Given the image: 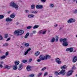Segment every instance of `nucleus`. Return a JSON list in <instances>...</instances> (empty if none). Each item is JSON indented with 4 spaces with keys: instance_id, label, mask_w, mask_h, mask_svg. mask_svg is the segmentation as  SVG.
<instances>
[{
    "instance_id": "obj_38",
    "label": "nucleus",
    "mask_w": 77,
    "mask_h": 77,
    "mask_svg": "<svg viewBox=\"0 0 77 77\" xmlns=\"http://www.w3.org/2000/svg\"><path fill=\"white\" fill-rule=\"evenodd\" d=\"M55 74H56V75H60V74H59V73H58V72H55Z\"/></svg>"
},
{
    "instance_id": "obj_40",
    "label": "nucleus",
    "mask_w": 77,
    "mask_h": 77,
    "mask_svg": "<svg viewBox=\"0 0 77 77\" xmlns=\"http://www.w3.org/2000/svg\"><path fill=\"white\" fill-rule=\"evenodd\" d=\"M50 6L51 8H53L54 7V4H52L50 5Z\"/></svg>"
},
{
    "instance_id": "obj_15",
    "label": "nucleus",
    "mask_w": 77,
    "mask_h": 77,
    "mask_svg": "<svg viewBox=\"0 0 77 77\" xmlns=\"http://www.w3.org/2000/svg\"><path fill=\"white\" fill-rule=\"evenodd\" d=\"M19 35H21L23 34L24 32L23 30H19Z\"/></svg>"
},
{
    "instance_id": "obj_17",
    "label": "nucleus",
    "mask_w": 77,
    "mask_h": 77,
    "mask_svg": "<svg viewBox=\"0 0 77 77\" xmlns=\"http://www.w3.org/2000/svg\"><path fill=\"white\" fill-rule=\"evenodd\" d=\"M14 63H15L16 66H17V65H18L20 64V61L18 60L16 61H14Z\"/></svg>"
},
{
    "instance_id": "obj_54",
    "label": "nucleus",
    "mask_w": 77,
    "mask_h": 77,
    "mask_svg": "<svg viewBox=\"0 0 77 77\" xmlns=\"http://www.w3.org/2000/svg\"><path fill=\"white\" fill-rule=\"evenodd\" d=\"M72 69H76V67L75 66H73L72 67Z\"/></svg>"
},
{
    "instance_id": "obj_62",
    "label": "nucleus",
    "mask_w": 77,
    "mask_h": 77,
    "mask_svg": "<svg viewBox=\"0 0 77 77\" xmlns=\"http://www.w3.org/2000/svg\"><path fill=\"white\" fill-rule=\"evenodd\" d=\"M11 12V11H9L8 12V14H10Z\"/></svg>"
},
{
    "instance_id": "obj_3",
    "label": "nucleus",
    "mask_w": 77,
    "mask_h": 77,
    "mask_svg": "<svg viewBox=\"0 0 77 77\" xmlns=\"http://www.w3.org/2000/svg\"><path fill=\"white\" fill-rule=\"evenodd\" d=\"M75 21V19L72 18L67 20V23L69 24H70L71 23H74Z\"/></svg>"
},
{
    "instance_id": "obj_46",
    "label": "nucleus",
    "mask_w": 77,
    "mask_h": 77,
    "mask_svg": "<svg viewBox=\"0 0 77 77\" xmlns=\"http://www.w3.org/2000/svg\"><path fill=\"white\" fill-rule=\"evenodd\" d=\"M48 74V72H45L44 74V76H45L47 75Z\"/></svg>"
},
{
    "instance_id": "obj_34",
    "label": "nucleus",
    "mask_w": 77,
    "mask_h": 77,
    "mask_svg": "<svg viewBox=\"0 0 77 77\" xmlns=\"http://www.w3.org/2000/svg\"><path fill=\"white\" fill-rule=\"evenodd\" d=\"M27 62V60H23L22 61V63H26V62Z\"/></svg>"
},
{
    "instance_id": "obj_33",
    "label": "nucleus",
    "mask_w": 77,
    "mask_h": 77,
    "mask_svg": "<svg viewBox=\"0 0 77 77\" xmlns=\"http://www.w3.org/2000/svg\"><path fill=\"white\" fill-rule=\"evenodd\" d=\"M8 45H9V44H8V43H6L4 44L3 45V46L4 47H6V46H8Z\"/></svg>"
},
{
    "instance_id": "obj_47",
    "label": "nucleus",
    "mask_w": 77,
    "mask_h": 77,
    "mask_svg": "<svg viewBox=\"0 0 77 77\" xmlns=\"http://www.w3.org/2000/svg\"><path fill=\"white\" fill-rule=\"evenodd\" d=\"M8 54H9V52H6L5 55L6 56H8Z\"/></svg>"
},
{
    "instance_id": "obj_1",
    "label": "nucleus",
    "mask_w": 77,
    "mask_h": 77,
    "mask_svg": "<svg viewBox=\"0 0 77 77\" xmlns=\"http://www.w3.org/2000/svg\"><path fill=\"white\" fill-rule=\"evenodd\" d=\"M68 39L66 38H60V41L61 42H63L62 45L63 46H65V47H67L68 45Z\"/></svg>"
},
{
    "instance_id": "obj_57",
    "label": "nucleus",
    "mask_w": 77,
    "mask_h": 77,
    "mask_svg": "<svg viewBox=\"0 0 77 77\" xmlns=\"http://www.w3.org/2000/svg\"><path fill=\"white\" fill-rule=\"evenodd\" d=\"M0 68H3V65H0Z\"/></svg>"
},
{
    "instance_id": "obj_43",
    "label": "nucleus",
    "mask_w": 77,
    "mask_h": 77,
    "mask_svg": "<svg viewBox=\"0 0 77 77\" xmlns=\"http://www.w3.org/2000/svg\"><path fill=\"white\" fill-rule=\"evenodd\" d=\"M42 73H39L38 75V77H39V76H41V75H42Z\"/></svg>"
},
{
    "instance_id": "obj_51",
    "label": "nucleus",
    "mask_w": 77,
    "mask_h": 77,
    "mask_svg": "<svg viewBox=\"0 0 77 77\" xmlns=\"http://www.w3.org/2000/svg\"><path fill=\"white\" fill-rule=\"evenodd\" d=\"M41 2H42L43 3H44L46 2V0H41Z\"/></svg>"
},
{
    "instance_id": "obj_52",
    "label": "nucleus",
    "mask_w": 77,
    "mask_h": 77,
    "mask_svg": "<svg viewBox=\"0 0 77 77\" xmlns=\"http://www.w3.org/2000/svg\"><path fill=\"white\" fill-rule=\"evenodd\" d=\"M10 39H11V38H8L7 40H6V42H7V41H9L10 40Z\"/></svg>"
},
{
    "instance_id": "obj_24",
    "label": "nucleus",
    "mask_w": 77,
    "mask_h": 77,
    "mask_svg": "<svg viewBox=\"0 0 77 77\" xmlns=\"http://www.w3.org/2000/svg\"><path fill=\"white\" fill-rule=\"evenodd\" d=\"M38 13V11H31V14H36Z\"/></svg>"
},
{
    "instance_id": "obj_59",
    "label": "nucleus",
    "mask_w": 77,
    "mask_h": 77,
    "mask_svg": "<svg viewBox=\"0 0 77 77\" xmlns=\"http://www.w3.org/2000/svg\"><path fill=\"white\" fill-rule=\"evenodd\" d=\"M58 26V25L57 24H55L54 25V27H56Z\"/></svg>"
},
{
    "instance_id": "obj_63",
    "label": "nucleus",
    "mask_w": 77,
    "mask_h": 77,
    "mask_svg": "<svg viewBox=\"0 0 77 77\" xmlns=\"http://www.w3.org/2000/svg\"><path fill=\"white\" fill-rule=\"evenodd\" d=\"M30 36H32V35H33V33H31L30 34Z\"/></svg>"
},
{
    "instance_id": "obj_23",
    "label": "nucleus",
    "mask_w": 77,
    "mask_h": 77,
    "mask_svg": "<svg viewBox=\"0 0 77 77\" xmlns=\"http://www.w3.org/2000/svg\"><path fill=\"white\" fill-rule=\"evenodd\" d=\"M5 68L7 69H10V68H11V66L6 65L5 66Z\"/></svg>"
},
{
    "instance_id": "obj_13",
    "label": "nucleus",
    "mask_w": 77,
    "mask_h": 77,
    "mask_svg": "<svg viewBox=\"0 0 77 77\" xmlns=\"http://www.w3.org/2000/svg\"><path fill=\"white\" fill-rule=\"evenodd\" d=\"M77 60V56H75L73 58L72 62L74 63H75V62H76Z\"/></svg>"
},
{
    "instance_id": "obj_10",
    "label": "nucleus",
    "mask_w": 77,
    "mask_h": 77,
    "mask_svg": "<svg viewBox=\"0 0 77 77\" xmlns=\"http://www.w3.org/2000/svg\"><path fill=\"white\" fill-rule=\"evenodd\" d=\"M24 65L23 64L21 63L19 65V70L20 71L22 69V68H23V66Z\"/></svg>"
},
{
    "instance_id": "obj_45",
    "label": "nucleus",
    "mask_w": 77,
    "mask_h": 77,
    "mask_svg": "<svg viewBox=\"0 0 77 77\" xmlns=\"http://www.w3.org/2000/svg\"><path fill=\"white\" fill-rule=\"evenodd\" d=\"M47 68L46 67H44L43 68H42V71H44L45 70V69H46Z\"/></svg>"
},
{
    "instance_id": "obj_35",
    "label": "nucleus",
    "mask_w": 77,
    "mask_h": 77,
    "mask_svg": "<svg viewBox=\"0 0 77 77\" xmlns=\"http://www.w3.org/2000/svg\"><path fill=\"white\" fill-rule=\"evenodd\" d=\"M28 77H34V74H31L29 75Z\"/></svg>"
},
{
    "instance_id": "obj_60",
    "label": "nucleus",
    "mask_w": 77,
    "mask_h": 77,
    "mask_svg": "<svg viewBox=\"0 0 77 77\" xmlns=\"http://www.w3.org/2000/svg\"><path fill=\"white\" fill-rule=\"evenodd\" d=\"M6 25H7V26H8V25H9V23L7 22L6 23Z\"/></svg>"
},
{
    "instance_id": "obj_56",
    "label": "nucleus",
    "mask_w": 77,
    "mask_h": 77,
    "mask_svg": "<svg viewBox=\"0 0 77 77\" xmlns=\"http://www.w3.org/2000/svg\"><path fill=\"white\" fill-rule=\"evenodd\" d=\"M74 14H77V9L74 11Z\"/></svg>"
},
{
    "instance_id": "obj_31",
    "label": "nucleus",
    "mask_w": 77,
    "mask_h": 77,
    "mask_svg": "<svg viewBox=\"0 0 77 77\" xmlns=\"http://www.w3.org/2000/svg\"><path fill=\"white\" fill-rule=\"evenodd\" d=\"M56 42H57L59 40V36H56L55 37Z\"/></svg>"
},
{
    "instance_id": "obj_41",
    "label": "nucleus",
    "mask_w": 77,
    "mask_h": 77,
    "mask_svg": "<svg viewBox=\"0 0 77 77\" xmlns=\"http://www.w3.org/2000/svg\"><path fill=\"white\" fill-rule=\"evenodd\" d=\"M44 30H42L39 31V33H42H42H43V31Z\"/></svg>"
},
{
    "instance_id": "obj_50",
    "label": "nucleus",
    "mask_w": 77,
    "mask_h": 77,
    "mask_svg": "<svg viewBox=\"0 0 77 77\" xmlns=\"http://www.w3.org/2000/svg\"><path fill=\"white\" fill-rule=\"evenodd\" d=\"M37 62H39L41 61V60L38 59L37 60Z\"/></svg>"
},
{
    "instance_id": "obj_19",
    "label": "nucleus",
    "mask_w": 77,
    "mask_h": 77,
    "mask_svg": "<svg viewBox=\"0 0 77 77\" xmlns=\"http://www.w3.org/2000/svg\"><path fill=\"white\" fill-rule=\"evenodd\" d=\"M35 15L33 14H29L28 15V17L30 18H33Z\"/></svg>"
},
{
    "instance_id": "obj_12",
    "label": "nucleus",
    "mask_w": 77,
    "mask_h": 77,
    "mask_svg": "<svg viewBox=\"0 0 77 77\" xmlns=\"http://www.w3.org/2000/svg\"><path fill=\"white\" fill-rule=\"evenodd\" d=\"M26 69L27 71H31V69H32V68L31 67V66H28L26 67Z\"/></svg>"
},
{
    "instance_id": "obj_25",
    "label": "nucleus",
    "mask_w": 77,
    "mask_h": 77,
    "mask_svg": "<svg viewBox=\"0 0 77 77\" xmlns=\"http://www.w3.org/2000/svg\"><path fill=\"white\" fill-rule=\"evenodd\" d=\"M24 45L25 47H29L30 45H29V44L28 43H26L24 44Z\"/></svg>"
},
{
    "instance_id": "obj_7",
    "label": "nucleus",
    "mask_w": 77,
    "mask_h": 77,
    "mask_svg": "<svg viewBox=\"0 0 77 77\" xmlns=\"http://www.w3.org/2000/svg\"><path fill=\"white\" fill-rule=\"evenodd\" d=\"M51 59V55L47 54L45 55V60H47Z\"/></svg>"
},
{
    "instance_id": "obj_61",
    "label": "nucleus",
    "mask_w": 77,
    "mask_h": 77,
    "mask_svg": "<svg viewBox=\"0 0 77 77\" xmlns=\"http://www.w3.org/2000/svg\"><path fill=\"white\" fill-rule=\"evenodd\" d=\"M62 27H60V28L59 30H62Z\"/></svg>"
},
{
    "instance_id": "obj_55",
    "label": "nucleus",
    "mask_w": 77,
    "mask_h": 77,
    "mask_svg": "<svg viewBox=\"0 0 77 77\" xmlns=\"http://www.w3.org/2000/svg\"><path fill=\"white\" fill-rule=\"evenodd\" d=\"M45 33H46V31H43L42 34L43 35H44V34H45Z\"/></svg>"
},
{
    "instance_id": "obj_2",
    "label": "nucleus",
    "mask_w": 77,
    "mask_h": 77,
    "mask_svg": "<svg viewBox=\"0 0 77 77\" xmlns=\"http://www.w3.org/2000/svg\"><path fill=\"white\" fill-rule=\"evenodd\" d=\"M9 6H10V7H12V8H14L16 10H18L19 5L17 4H16L14 2H11L9 4Z\"/></svg>"
},
{
    "instance_id": "obj_6",
    "label": "nucleus",
    "mask_w": 77,
    "mask_h": 77,
    "mask_svg": "<svg viewBox=\"0 0 77 77\" xmlns=\"http://www.w3.org/2000/svg\"><path fill=\"white\" fill-rule=\"evenodd\" d=\"M39 58L41 60H45V56L44 55H40L39 57Z\"/></svg>"
},
{
    "instance_id": "obj_36",
    "label": "nucleus",
    "mask_w": 77,
    "mask_h": 77,
    "mask_svg": "<svg viewBox=\"0 0 77 77\" xmlns=\"http://www.w3.org/2000/svg\"><path fill=\"white\" fill-rule=\"evenodd\" d=\"M4 18V16L3 15H0V19H3Z\"/></svg>"
},
{
    "instance_id": "obj_14",
    "label": "nucleus",
    "mask_w": 77,
    "mask_h": 77,
    "mask_svg": "<svg viewBox=\"0 0 77 77\" xmlns=\"http://www.w3.org/2000/svg\"><path fill=\"white\" fill-rule=\"evenodd\" d=\"M14 35H17V36L20 35V34H19V30H17L15 31L14 32Z\"/></svg>"
},
{
    "instance_id": "obj_11",
    "label": "nucleus",
    "mask_w": 77,
    "mask_h": 77,
    "mask_svg": "<svg viewBox=\"0 0 77 77\" xmlns=\"http://www.w3.org/2000/svg\"><path fill=\"white\" fill-rule=\"evenodd\" d=\"M55 60L57 62V63L58 64H60L61 63H62V62L61 61H60V59L59 58H56L55 59Z\"/></svg>"
},
{
    "instance_id": "obj_21",
    "label": "nucleus",
    "mask_w": 77,
    "mask_h": 77,
    "mask_svg": "<svg viewBox=\"0 0 77 77\" xmlns=\"http://www.w3.org/2000/svg\"><path fill=\"white\" fill-rule=\"evenodd\" d=\"M10 18H15V16L14 14H12L10 16Z\"/></svg>"
},
{
    "instance_id": "obj_30",
    "label": "nucleus",
    "mask_w": 77,
    "mask_h": 77,
    "mask_svg": "<svg viewBox=\"0 0 77 77\" xmlns=\"http://www.w3.org/2000/svg\"><path fill=\"white\" fill-rule=\"evenodd\" d=\"M31 9H35V5H34V4H32L31 7Z\"/></svg>"
},
{
    "instance_id": "obj_29",
    "label": "nucleus",
    "mask_w": 77,
    "mask_h": 77,
    "mask_svg": "<svg viewBox=\"0 0 77 77\" xmlns=\"http://www.w3.org/2000/svg\"><path fill=\"white\" fill-rule=\"evenodd\" d=\"M5 58H6V56L5 55H3L2 57H0V59H5Z\"/></svg>"
},
{
    "instance_id": "obj_48",
    "label": "nucleus",
    "mask_w": 77,
    "mask_h": 77,
    "mask_svg": "<svg viewBox=\"0 0 77 77\" xmlns=\"http://www.w3.org/2000/svg\"><path fill=\"white\" fill-rule=\"evenodd\" d=\"M25 13H28L29 12V11L27 10H25Z\"/></svg>"
},
{
    "instance_id": "obj_53",
    "label": "nucleus",
    "mask_w": 77,
    "mask_h": 77,
    "mask_svg": "<svg viewBox=\"0 0 77 77\" xmlns=\"http://www.w3.org/2000/svg\"><path fill=\"white\" fill-rule=\"evenodd\" d=\"M32 61V59L30 58L29 60V62H31Z\"/></svg>"
},
{
    "instance_id": "obj_32",
    "label": "nucleus",
    "mask_w": 77,
    "mask_h": 77,
    "mask_svg": "<svg viewBox=\"0 0 77 77\" xmlns=\"http://www.w3.org/2000/svg\"><path fill=\"white\" fill-rule=\"evenodd\" d=\"M28 53H29V52H28L27 51H26L23 53V54L25 55V56H26V55Z\"/></svg>"
},
{
    "instance_id": "obj_8",
    "label": "nucleus",
    "mask_w": 77,
    "mask_h": 77,
    "mask_svg": "<svg viewBox=\"0 0 77 77\" xmlns=\"http://www.w3.org/2000/svg\"><path fill=\"white\" fill-rule=\"evenodd\" d=\"M43 7V5H38L36 6L37 9H42Z\"/></svg>"
},
{
    "instance_id": "obj_26",
    "label": "nucleus",
    "mask_w": 77,
    "mask_h": 77,
    "mask_svg": "<svg viewBox=\"0 0 77 77\" xmlns=\"http://www.w3.org/2000/svg\"><path fill=\"white\" fill-rule=\"evenodd\" d=\"M55 41V38H53L51 40L50 42H52V43H53V42H54Z\"/></svg>"
},
{
    "instance_id": "obj_9",
    "label": "nucleus",
    "mask_w": 77,
    "mask_h": 77,
    "mask_svg": "<svg viewBox=\"0 0 77 77\" xmlns=\"http://www.w3.org/2000/svg\"><path fill=\"white\" fill-rule=\"evenodd\" d=\"M65 70H62L61 71L59 72V74L60 75V74H62V75H64L65 74Z\"/></svg>"
},
{
    "instance_id": "obj_22",
    "label": "nucleus",
    "mask_w": 77,
    "mask_h": 77,
    "mask_svg": "<svg viewBox=\"0 0 77 77\" xmlns=\"http://www.w3.org/2000/svg\"><path fill=\"white\" fill-rule=\"evenodd\" d=\"M29 32H27L26 35L25 36V38H27L29 36Z\"/></svg>"
},
{
    "instance_id": "obj_16",
    "label": "nucleus",
    "mask_w": 77,
    "mask_h": 77,
    "mask_svg": "<svg viewBox=\"0 0 77 77\" xmlns=\"http://www.w3.org/2000/svg\"><path fill=\"white\" fill-rule=\"evenodd\" d=\"M12 19H11L9 17H8L6 19V20H5L6 21H7V22H11V21H12Z\"/></svg>"
},
{
    "instance_id": "obj_42",
    "label": "nucleus",
    "mask_w": 77,
    "mask_h": 77,
    "mask_svg": "<svg viewBox=\"0 0 77 77\" xmlns=\"http://www.w3.org/2000/svg\"><path fill=\"white\" fill-rule=\"evenodd\" d=\"M8 37V34H6L5 35V38H7Z\"/></svg>"
},
{
    "instance_id": "obj_27",
    "label": "nucleus",
    "mask_w": 77,
    "mask_h": 77,
    "mask_svg": "<svg viewBox=\"0 0 77 77\" xmlns=\"http://www.w3.org/2000/svg\"><path fill=\"white\" fill-rule=\"evenodd\" d=\"M39 27V25H36L33 27V29H36V28H38Z\"/></svg>"
},
{
    "instance_id": "obj_37",
    "label": "nucleus",
    "mask_w": 77,
    "mask_h": 77,
    "mask_svg": "<svg viewBox=\"0 0 77 77\" xmlns=\"http://www.w3.org/2000/svg\"><path fill=\"white\" fill-rule=\"evenodd\" d=\"M32 27V26H29L27 27V29H31Z\"/></svg>"
},
{
    "instance_id": "obj_18",
    "label": "nucleus",
    "mask_w": 77,
    "mask_h": 77,
    "mask_svg": "<svg viewBox=\"0 0 77 77\" xmlns=\"http://www.w3.org/2000/svg\"><path fill=\"white\" fill-rule=\"evenodd\" d=\"M66 68H67V66H66L65 65L62 66L61 68V69L62 70L63 69H66Z\"/></svg>"
},
{
    "instance_id": "obj_4",
    "label": "nucleus",
    "mask_w": 77,
    "mask_h": 77,
    "mask_svg": "<svg viewBox=\"0 0 77 77\" xmlns=\"http://www.w3.org/2000/svg\"><path fill=\"white\" fill-rule=\"evenodd\" d=\"M74 51V49H73V48L70 47L67 48L66 49V51H69L70 52H72Z\"/></svg>"
},
{
    "instance_id": "obj_44",
    "label": "nucleus",
    "mask_w": 77,
    "mask_h": 77,
    "mask_svg": "<svg viewBox=\"0 0 77 77\" xmlns=\"http://www.w3.org/2000/svg\"><path fill=\"white\" fill-rule=\"evenodd\" d=\"M15 24L17 26L19 24H20V22H18L16 23Z\"/></svg>"
},
{
    "instance_id": "obj_64",
    "label": "nucleus",
    "mask_w": 77,
    "mask_h": 77,
    "mask_svg": "<svg viewBox=\"0 0 77 77\" xmlns=\"http://www.w3.org/2000/svg\"><path fill=\"white\" fill-rule=\"evenodd\" d=\"M3 62H1V64H3Z\"/></svg>"
},
{
    "instance_id": "obj_58",
    "label": "nucleus",
    "mask_w": 77,
    "mask_h": 77,
    "mask_svg": "<svg viewBox=\"0 0 77 77\" xmlns=\"http://www.w3.org/2000/svg\"><path fill=\"white\" fill-rule=\"evenodd\" d=\"M33 33H36V31L34 30L33 31Z\"/></svg>"
},
{
    "instance_id": "obj_28",
    "label": "nucleus",
    "mask_w": 77,
    "mask_h": 77,
    "mask_svg": "<svg viewBox=\"0 0 77 77\" xmlns=\"http://www.w3.org/2000/svg\"><path fill=\"white\" fill-rule=\"evenodd\" d=\"M40 54V52H39V51H37L35 53V55L36 56H38V55H39Z\"/></svg>"
},
{
    "instance_id": "obj_49",
    "label": "nucleus",
    "mask_w": 77,
    "mask_h": 77,
    "mask_svg": "<svg viewBox=\"0 0 77 77\" xmlns=\"http://www.w3.org/2000/svg\"><path fill=\"white\" fill-rule=\"evenodd\" d=\"M31 50V48H29L28 49H27L26 51L28 52H29V51H30Z\"/></svg>"
},
{
    "instance_id": "obj_20",
    "label": "nucleus",
    "mask_w": 77,
    "mask_h": 77,
    "mask_svg": "<svg viewBox=\"0 0 77 77\" xmlns=\"http://www.w3.org/2000/svg\"><path fill=\"white\" fill-rule=\"evenodd\" d=\"M13 69L14 70H16V69H18V67L17 66L15 65V66H13Z\"/></svg>"
},
{
    "instance_id": "obj_5",
    "label": "nucleus",
    "mask_w": 77,
    "mask_h": 77,
    "mask_svg": "<svg viewBox=\"0 0 77 77\" xmlns=\"http://www.w3.org/2000/svg\"><path fill=\"white\" fill-rule=\"evenodd\" d=\"M74 72L73 70H72L69 71V72H67V76H70V75H71L72 74V73Z\"/></svg>"
},
{
    "instance_id": "obj_39",
    "label": "nucleus",
    "mask_w": 77,
    "mask_h": 77,
    "mask_svg": "<svg viewBox=\"0 0 77 77\" xmlns=\"http://www.w3.org/2000/svg\"><path fill=\"white\" fill-rule=\"evenodd\" d=\"M3 38L2 36V35H0V40H3Z\"/></svg>"
}]
</instances>
